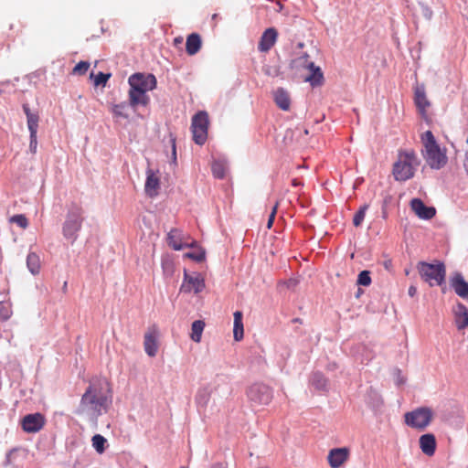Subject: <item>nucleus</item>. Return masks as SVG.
Masks as SVG:
<instances>
[{"instance_id":"nucleus-1","label":"nucleus","mask_w":468,"mask_h":468,"mask_svg":"<svg viewBox=\"0 0 468 468\" xmlns=\"http://www.w3.org/2000/svg\"><path fill=\"white\" fill-rule=\"evenodd\" d=\"M112 402V391L106 379H96L90 383L81 396L76 414L90 420L106 413Z\"/></svg>"},{"instance_id":"nucleus-2","label":"nucleus","mask_w":468,"mask_h":468,"mask_svg":"<svg viewBox=\"0 0 468 468\" xmlns=\"http://www.w3.org/2000/svg\"><path fill=\"white\" fill-rule=\"evenodd\" d=\"M421 142L424 147L423 156L427 164L432 169H441L447 164V156L431 131H426L421 135Z\"/></svg>"},{"instance_id":"nucleus-3","label":"nucleus","mask_w":468,"mask_h":468,"mask_svg":"<svg viewBox=\"0 0 468 468\" xmlns=\"http://www.w3.org/2000/svg\"><path fill=\"white\" fill-rule=\"evenodd\" d=\"M419 165L414 151H400L398 160L393 165V176L398 181H406L414 176L416 166Z\"/></svg>"},{"instance_id":"nucleus-4","label":"nucleus","mask_w":468,"mask_h":468,"mask_svg":"<svg viewBox=\"0 0 468 468\" xmlns=\"http://www.w3.org/2000/svg\"><path fill=\"white\" fill-rule=\"evenodd\" d=\"M417 270L420 278L431 287L441 286L445 282L446 267L441 261H436L435 263L420 261L417 264Z\"/></svg>"},{"instance_id":"nucleus-5","label":"nucleus","mask_w":468,"mask_h":468,"mask_svg":"<svg viewBox=\"0 0 468 468\" xmlns=\"http://www.w3.org/2000/svg\"><path fill=\"white\" fill-rule=\"evenodd\" d=\"M433 419L434 412L429 407H419L404 414L405 424L420 431L426 430Z\"/></svg>"},{"instance_id":"nucleus-6","label":"nucleus","mask_w":468,"mask_h":468,"mask_svg":"<svg viewBox=\"0 0 468 468\" xmlns=\"http://www.w3.org/2000/svg\"><path fill=\"white\" fill-rule=\"evenodd\" d=\"M83 210L79 205L73 204L68 212L67 219L63 225V235L66 239L75 241L78 232L81 229Z\"/></svg>"},{"instance_id":"nucleus-7","label":"nucleus","mask_w":468,"mask_h":468,"mask_svg":"<svg viewBox=\"0 0 468 468\" xmlns=\"http://www.w3.org/2000/svg\"><path fill=\"white\" fill-rule=\"evenodd\" d=\"M209 125L208 114L205 111L197 112L192 117L191 131L194 142L198 145H203L207 139V131Z\"/></svg>"},{"instance_id":"nucleus-8","label":"nucleus","mask_w":468,"mask_h":468,"mask_svg":"<svg viewBox=\"0 0 468 468\" xmlns=\"http://www.w3.org/2000/svg\"><path fill=\"white\" fill-rule=\"evenodd\" d=\"M247 395L249 399L257 405H268L272 399V391L268 386L256 383L251 385Z\"/></svg>"},{"instance_id":"nucleus-9","label":"nucleus","mask_w":468,"mask_h":468,"mask_svg":"<svg viewBox=\"0 0 468 468\" xmlns=\"http://www.w3.org/2000/svg\"><path fill=\"white\" fill-rule=\"evenodd\" d=\"M130 89L150 91L156 88V78L153 74L134 73L128 79Z\"/></svg>"},{"instance_id":"nucleus-10","label":"nucleus","mask_w":468,"mask_h":468,"mask_svg":"<svg viewBox=\"0 0 468 468\" xmlns=\"http://www.w3.org/2000/svg\"><path fill=\"white\" fill-rule=\"evenodd\" d=\"M160 336L159 328L156 324L150 325L144 335V348L145 353L154 357L158 352V338Z\"/></svg>"},{"instance_id":"nucleus-11","label":"nucleus","mask_w":468,"mask_h":468,"mask_svg":"<svg viewBox=\"0 0 468 468\" xmlns=\"http://www.w3.org/2000/svg\"><path fill=\"white\" fill-rule=\"evenodd\" d=\"M205 288V280L200 273L188 274L186 271L184 273V281L180 286V292L189 293L194 292L199 293Z\"/></svg>"},{"instance_id":"nucleus-12","label":"nucleus","mask_w":468,"mask_h":468,"mask_svg":"<svg viewBox=\"0 0 468 468\" xmlns=\"http://www.w3.org/2000/svg\"><path fill=\"white\" fill-rule=\"evenodd\" d=\"M167 243L175 250H180L186 247H193L195 241L178 229H172L167 234Z\"/></svg>"},{"instance_id":"nucleus-13","label":"nucleus","mask_w":468,"mask_h":468,"mask_svg":"<svg viewBox=\"0 0 468 468\" xmlns=\"http://www.w3.org/2000/svg\"><path fill=\"white\" fill-rule=\"evenodd\" d=\"M45 422V417L41 413L27 414L21 420V426L26 432L35 433L44 427Z\"/></svg>"},{"instance_id":"nucleus-14","label":"nucleus","mask_w":468,"mask_h":468,"mask_svg":"<svg viewBox=\"0 0 468 468\" xmlns=\"http://www.w3.org/2000/svg\"><path fill=\"white\" fill-rule=\"evenodd\" d=\"M348 457L347 448H335L329 452L327 461L331 468H339L348 460Z\"/></svg>"},{"instance_id":"nucleus-15","label":"nucleus","mask_w":468,"mask_h":468,"mask_svg":"<svg viewBox=\"0 0 468 468\" xmlns=\"http://www.w3.org/2000/svg\"><path fill=\"white\" fill-rule=\"evenodd\" d=\"M410 207L421 219H431L436 214V209L433 207H427L420 198H413L410 201Z\"/></svg>"},{"instance_id":"nucleus-16","label":"nucleus","mask_w":468,"mask_h":468,"mask_svg":"<svg viewBox=\"0 0 468 468\" xmlns=\"http://www.w3.org/2000/svg\"><path fill=\"white\" fill-rule=\"evenodd\" d=\"M277 37L278 32L274 27L267 28L261 37L258 49L261 52H268L275 45Z\"/></svg>"},{"instance_id":"nucleus-17","label":"nucleus","mask_w":468,"mask_h":468,"mask_svg":"<svg viewBox=\"0 0 468 468\" xmlns=\"http://www.w3.org/2000/svg\"><path fill=\"white\" fill-rule=\"evenodd\" d=\"M158 172H154L152 169H148L146 172V181L144 185V191L150 197H156L160 187V177L157 175Z\"/></svg>"},{"instance_id":"nucleus-18","label":"nucleus","mask_w":468,"mask_h":468,"mask_svg":"<svg viewBox=\"0 0 468 468\" xmlns=\"http://www.w3.org/2000/svg\"><path fill=\"white\" fill-rule=\"evenodd\" d=\"M414 101L422 117H426L427 109L431 103L426 97L425 88L423 85L417 86L414 91Z\"/></svg>"},{"instance_id":"nucleus-19","label":"nucleus","mask_w":468,"mask_h":468,"mask_svg":"<svg viewBox=\"0 0 468 468\" xmlns=\"http://www.w3.org/2000/svg\"><path fill=\"white\" fill-rule=\"evenodd\" d=\"M419 444L421 452L427 456H433L436 451V438L432 433H426L420 437Z\"/></svg>"},{"instance_id":"nucleus-20","label":"nucleus","mask_w":468,"mask_h":468,"mask_svg":"<svg viewBox=\"0 0 468 468\" xmlns=\"http://www.w3.org/2000/svg\"><path fill=\"white\" fill-rule=\"evenodd\" d=\"M128 97L129 105L133 108H136L139 105L147 106L150 102V97L148 96L147 91L130 89Z\"/></svg>"},{"instance_id":"nucleus-21","label":"nucleus","mask_w":468,"mask_h":468,"mask_svg":"<svg viewBox=\"0 0 468 468\" xmlns=\"http://www.w3.org/2000/svg\"><path fill=\"white\" fill-rule=\"evenodd\" d=\"M451 285L459 297L468 301V282L461 273H456L451 279Z\"/></svg>"},{"instance_id":"nucleus-22","label":"nucleus","mask_w":468,"mask_h":468,"mask_svg":"<svg viewBox=\"0 0 468 468\" xmlns=\"http://www.w3.org/2000/svg\"><path fill=\"white\" fill-rule=\"evenodd\" d=\"M455 315L456 326L459 330L468 327V309L462 303H458L453 309Z\"/></svg>"},{"instance_id":"nucleus-23","label":"nucleus","mask_w":468,"mask_h":468,"mask_svg":"<svg viewBox=\"0 0 468 468\" xmlns=\"http://www.w3.org/2000/svg\"><path fill=\"white\" fill-rule=\"evenodd\" d=\"M273 98L276 105L282 111H289L291 106V99L288 91L282 88L277 89L273 92Z\"/></svg>"},{"instance_id":"nucleus-24","label":"nucleus","mask_w":468,"mask_h":468,"mask_svg":"<svg viewBox=\"0 0 468 468\" xmlns=\"http://www.w3.org/2000/svg\"><path fill=\"white\" fill-rule=\"evenodd\" d=\"M202 40L197 33H192L187 36L186 42V51L189 56L196 55L201 48Z\"/></svg>"},{"instance_id":"nucleus-25","label":"nucleus","mask_w":468,"mask_h":468,"mask_svg":"<svg viewBox=\"0 0 468 468\" xmlns=\"http://www.w3.org/2000/svg\"><path fill=\"white\" fill-rule=\"evenodd\" d=\"M211 394L212 390L208 386L199 388L195 397L197 407L206 409L210 400Z\"/></svg>"},{"instance_id":"nucleus-26","label":"nucleus","mask_w":468,"mask_h":468,"mask_svg":"<svg viewBox=\"0 0 468 468\" xmlns=\"http://www.w3.org/2000/svg\"><path fill=\"white\" fill-rule=\"evenodd\" d=\"M243 323H242V313L237 311L234 313V328L233 336L236 341H240L243 338Z\"/></svg>"},{"instance_id":"nucleus-27","label":"nucleus","mask_w":468,"mask_h":468,"mask_svg":"<svg viewBox=\"0 0 468 468\" xmlns=\"http://www.w3.org/2000/svg\"><path fill=\"white\" fill-rule=\"evenodd\" d=\"M308 68L312 70V74L305 78V81H309L313 86L320 85L323 81L324 76L319 67H314L313 62H310Z\"/></svg>"},{"instance_id":"nucleus-28","label":"nucleus","mask_w":468,"mask_h":468,"mask_svg":"<svg viewBox=\"0 0 468 468\" xmlns=\"http://www.w3.org/2000/svg\"><path fill=\"white\" fill-rule=\"evenodd\" d=\"M227 163L224 160H215L211 165V171L216 178L223 179L227 173Z\"/></svg>"},{"instance_id":"nucleus-29","label":"nucleus","mask_w":468,"mask_h":468,"mask_svg":"<svg viewBox=\"0 0 468 468\" xmlns=\"http://www.w3.org/2000/svg\"><path fill=\"white\" fill-rule=\"evenodd\" d=\"M27 265L32 274H37L40 271L39 256L35 252L28 253L27 257Z\"/></svg>"},{"instance_id":"nucleus-30","label":"nucleus","mask_w":468,"mask_h":468,"mask_svg":"<svg viewBox=\"0 0 468 468\" xmlns=\"http://www.w3.org/2000/svg\"><path fill=\"white\" fill-rule=\"evenodd\" d=\"M205 327V323L202 320H197L193 322L191 325V335L190 338L196 342L199 343L201 341L202 333Z\"/></svg>"},{"instance_id":"nucleus-31","label":"nucleus","mask_w":468,"mask_h":468,"mask_svg":"<svg viewBox=\"0 0 468 468\" xmlns=\"http://www.w3.org/2000/svg\"><path fill=\"white\" fill-rule=\"evenodd\" d=\"M92 446L98 453H102L105 451L106 439L101 434H96L91 439Z\"/></svg>"},{"instance_id":"nucleus-32","label":"nucleus","mask_w":468,"mask_h":468,"mask_svg":"<svg viewBox=\"0 0 468 468\" xmlns=\"http://www.w3.org/2000/svg\"><path fill=\"white\" fill-rule=\"evenodd\" d=\"M312 385L318 390H324L326 388L327 380L326 378L318 373H315L312 377Z\"/></svg>"},{"instance_id":"nucleus-33","label":"nucleus","mask_w":468,"mask_h":468,"mask_svg":"<svg viewBox=\"0 0 468 468\" xmlns=\"http://www.w3.org/2000/svg\"><path fill=\"white\" fill-rule=\"evenodd\" d=\"M27 127L30 133H37L39 117L37 113L28 114Z\"/></svg>"},{"instance_id":"nucleus-34","label":"nucleus","mask_w":468,"mask_h":468,"mask_svg":"<svg viewBox=\"0 0 468 468\" xmlns=\"http://www.w3.org/2000/svg\"><path fill=\"white\" fill-rule=\"evenodd\" d=\"M127 104L125 102H122L119 104H115L112 107V112L116 117L128 118V114L126 113Z\"/></svg>"},{"instance_id":"nucleus-35","label":"nucleus","mask_w":468,"mask_h":468,"mask_svg":"<svg viewBox=\"0 0 468 468\" xmlns=\"http://www.w3.org/2000/svg\"><path fill=\"white\" fill-rule=\"evenodd\" d=\"M368 208V205H364L362 206L359 210L355 214L354 216V218H353V224L355 227H359L364 218H365V215H366V211L367 209Z\"/></svg>"},{"instance_id":"nucleus-36","label":"nucleus","mask_w":468,"mask_h":468,"mask_svg":"<svg viewBox=\"0 0 468 468\" xmlns=\"http://www.w3.org/2000/svg\"><path fill=\"white\" fill-rule=\"evenodd\" d=\"M10 222L15 223L21 227L22 229H27L28 226V221L26 216L22 214L15 215L10 218Z\"/></svg>"},{"instance_id":"nucleus-37","label":"nucleus","mask_w":468,"mask_h":468,"mask_svg":"<svg viewBox=\"0 0 468 468\" xmlns=\"http://www.w3.org/2000/svg\"><path fill=\"white\" fill-rule=\"evenodd\" d=\"M371 283L370 272L368 271H362L358 274L357 284L362 286H368Z\"/></svg>"},{"instance_id":"nucleus-38","label":"nucleus","mask_w":468,"mask_h":468,"mask_svg":"<svg viewBox=\"0 0 468 468\" xmlns=\"http://www.w3.org/2000/svg\"><path fill=\"white\" fill-rule=\"evenodd\" d=\"M90 68V63L86 61H80L74 68H73V74L77 75H84L88 71Z\"/></svg>"},{"instance_id":"nucleus-39","label":"nucleus","mask_w":468,"mask_h":468,"mask_svg":"<svg viewBox=\"0 0 468 468\" xmlns=\"http://www.w3.org/2000/svg\"><path fill=\"white\" fill-rule=\"evenodd\" d=\"M11 309L3 302H0V322L8 320L11 317Z\"/></svg>"},{"instance_id":"nucleus-40","label":"nucleus","mask_w":468,"mask_h":468,"mask_svg":"<svg viewBox=\"0 0 468 468\" xmlns=\"http://www.w3.org/2000/svg\"><path fill=\"white\" fill-rule=\"evenodd\" d=\"M110 78H111L110 73L99 72L94 78V85L95 86H100V85L105 86L106 82L108 81V80Z\"/></svg>"},{"instance_id":"nucleus-41","label":"nucleus","mask_w":468,"mask_h":468,"mask_svg":"<svg viewBox=\"0 0 468 468\" xmlns=\"http://www.w3.org/2000/svg\"><path fill=\"white\" fill-rule=\"evenodd\" d=\"M186 257L192 259L197 262L203 261L206 257V253L204 250H198L194 252H187Z\"/></svg>"},{"instance_id":"nucleus-42","label":"nucleus","mask_w":468,"mask_h":468,"mask_svg":"<svg viewBox=\"0 0 468 468\" xmlns=\"http://www.w3.org/2000/svg\"><path fill=\"white\" fill-rule=\"evenodd\" d=\"M278 207H279V201H277L275 203V205L273 206L272 209H271V212L269 216V218H268V222H267V228L268 229H271L272 225H273V222H274V219H275V217H276V213H277V209H278Z\"/></svg>"},{"instance_id":"nucleus-43","label":"nucleus","mask_w":468,"mask_h":468,"mask_svg":"<svg viewBox=\"0 0 468 468\" xmlns=\"http://www.w3.org/2000/svg\"><path fill=\"white\" fill-rule=\"evenodd\" d=\"M37 149V133H30L29 150L32 154H36Z\"/></svg>"},{"instance_id":"nucleus-44","label":"nucleus","mask_w":468,"mask_h":468,"mask_svg":"<svg viewBox=\"0 0 468 468\" xmlns=\"http://www.w3.org/2000/svg\"><path fill=\"white\" fill-rule=\"evenodd\" d=\"M417 287L414 285H410L408 290V293L410 297H414L417 294Z\"/></svg>"},{"instance_id":"nucleus-45","label":"nucleus","mask_w":468,"mask_h":468,"mask_svg":"<svg viewBox=\"0 0 468 468\" xmlns=\"http://www.w3.org/2000/svg\"><path fill=\"white\" fill-rule=\"evenodd\" d=\"M463 167H464L466 173L468 174V150L465 153V158H464V161H463Z\"/></svg>"},{"instance_id":"nucleus-46","label":"nucleus","mask_w":468,"mask_h":468,"mask_svg":"<svg viewBox=\"0 0 468 468\" xmlns=\"http://www.w3.org/2000/svg\"><path fill=\"white\" fill-rule=\"evenodd\" d=\"M23 111H24L25 114L27 115V117H28V114H33V112H31L29 106L27 104L23 105Z\"/></svg>"},{"instance_id":"nucleus-47","label":"nucleus","mask_w":468,"mask_h":468,"mask_svg":"<svg viewBox=\"0 0 468 468\" xmlns=\"http://www.w3.org/2000/svg\"><path fill=\"white\" fill-rule=\"evenodd\" d=\"M211 468H226L222 463H215L211 466Z\"/></svg>"},{"instance_id":"nucleus-48","label":"nucleus","mask_w":468,"mask_h":468,"mask_svg":"<svg viewBox=\"0 0 468 468\" xmlns=\"http://www.w3.org/2000/svg\"><path fill=\"white\" fill-rule=\"evenodd\" d=\"M174 41H175V44H180V43H182L183 38L181 37H176Z\"/></svg>"},{"instance_id":"nucleus-49","label":"nucleus","mask_w":468,"mask_h":468,"mask_svg":"<svg viewBox=\"0 0 468 468\" xmlns=\"http://www.w3.org/2000/svg\"><path fill=\"white\" fill-rule=\"evenodd\" d=\"M173 154L176 155V141L173 140Z\"/></svg>"},{"instance_id":"nucleus-50","label":"nucleus","mask_w":468,"mask_h":468,"mask_svg":"<svg viewBox=\"0 0 468 468\" xmlns=\"http://www.w3.org/2000/svg\"><path fill=\"white\" fill-rule=\"evenodd\" d=\"M292 186H298V182H297V180H296V179H293V180H292Z\"/></svg>"},{"instance_id":"nucleus-51","label":"nucleus","mask_w":468,"mask_h":468,"mask_svg":"<svg viewBox=\"0 0 468 468\" xmlns=\"http://www.w3.org/2000/svg\"><path fill=\"white\" fill-rule=\"evenodd\" d=\"M303 133H304L305 135H308V134H309V131H308L307 129H304V130H303Z\"/></svg>"},{"instance_id":"nucleus-52","label":"nucleus","mask_w":468,"mask_h":468,"mask_svg":"<svg viewBox=\"0 0 468 468\" xmlns=\"http://www.w3.org/2000/svg\"><path fill=\"white\" fill-rule=\"evenodd\" d=\"M217 17H218L217 14H214L213 16H212L213 19H217Z\"/></svg>"},{"instance_id":"nucleus-53","label":"nucleus","mask_w":468,"mask_h":468,"mask_svg":"<svg viewBox=\"0 0 468 468\" xmlns=\"http://www.w3.org/2000/svg\"><path fill=\"white\" fill-rule=\"evenodd\" d=\"M67 288V282L64 283L63 289Z\"/></svg>"}]
</instances>
